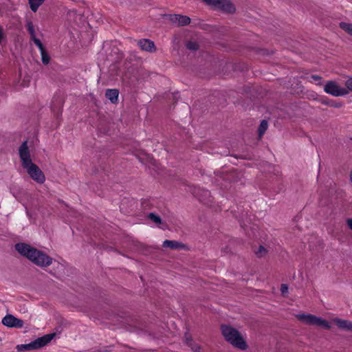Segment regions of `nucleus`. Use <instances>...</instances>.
<instances>
[{"instance_id":"nucleus-1","label":"nucleus","mask_w":352,"mask_h":352,"mask_svg":"<svg viewBox=\"0 0 352 352\" xmlns=\"http://www.w3.org/2000/svg\"><path fill=\"white\" fill-rule=\"evenodd\" d=\"M120 43L117 41H106L103 43L102 50L98 54V65L115 66L122 60L124 54Z\"/></svg>"},{"instance_id":"nucleus-2","label":"nucleus","mask_w":352,"mask_h":352,"mask_svg":"<svg viewBox=\"0 0 352 352\" xmlns=\"http://www.w3.org/2000/svg\"><path fill=\"white\" fill-rule=\"evenodd\" d=\"M19 154L22 166L26 169L29 176L38 184L45 182V176L40 168L32 161L28 142H23L19 147Z\"/></svg>"},{"instance_id":"nucleus-3","label":"nucleus","mask_w":352,"mask_h":352,"mask_svg":"<svg viewBox=\"0 0 352 352\" xmlns=\"http://www.w3.org/2000/svg\"><path fill=\"white\" fill-rule=\"evenodd\" d=\"M15 248L19 254L41 267H48L52 263V257L30 245L23 243H17Z\"/></svg>"},{"instance_id":"nucleus-4","label":"nucleus","mask_w":352,"mask_h":352,"mask_svg":"<svg viewBox=\"0 0 352 352\" xmlns=\"http://www.w3.org/2000/svg\"><path fill=\"white\" fill-rule=\"evenodd\" d=\"M221 330L225 340L234 347L241 350L248 348L245 338L238 330L226 324L221 325Z\"/></svg>"},{"instance_id":"nucleus-5","label":"nucleus","mask_w":352,"mask_h":352,"mask_svg":"<svg viewBox=\"0 0 352 352\" xmlns=\"http://www.w3.org/2000/svg\"><path fill=\"white\" fill-rule=\"evenodd\" d=\"M296 317L300 322L307 325L320 327L326 329H329L331 327L329 321L311 314H299Z\"/></svg>"},{"instance_id":"nucleus-6","label":"nucleus","mask_w":352,"mask_h":352,"mask_svg":"<svg viewBox=\"0 0 352 352\" xmlns=\"http://www.w3.org/2000/svg\"><path fill=\"white\" fill-rule=\"evenodd\" d=\"M55 336V333H50L45 335L42 337L38 338L35 340L23 344H19L16 346V349L19 351H31L41 349L47 345Z\"/></svg>"},{"instance_id":"nucleus-7","label":"nucleus","mask_w":352,"mask_h":352,"mask_svg":"<svg viewBox=\"0 0 352 352\" xmlns=\"http://www.w3.org/2000/svg\"><path fill=\"white\" fill-rule=\"evenodd\" d=\"M324 91L335 97L344 96L348 94V89L340 86L337 82L333 80H329L326 82Z\"/></svg>"},{"instance_id":"nucleus-8","label":"nucleus","mask_w":352,"mask_h":352,"mask_svg":"<svg viewBox=\"0 0 352 352\" xmlns=\"http://www.w3.org/2000/svg\"><path fill=\"white\" fill-rule=\"evenodd\" d=\"M209 5L214 6L216 8L222 10L228 13H232L235 11L234 5L229 0H203Z\"/></svg>"},{"instance_id":"nucleus-9","label":"nucleus","mask_w":352,"mask_h":352,"mask_svg":"<svg viewBox=\"0 0 352 352\" xmlns=\"http://www.w3.org/2000/svg\"><path fill=\"white\" fill-rule=\"evenodd\" d=\"M2 324L9 328H22L24 325L23 320L19 319L12 314L6 315L1 320Z\"/></svg>"},{"instance_id":"nucleus-10","label":"nucleus","mask_w":352,"mask_h":352,"mask_svg":"<svg viewBox=\"0 0 352 352\" xmlns=\"http://www.w3.org/2000/svg\"><path fill=\"white\" fill-rule=\"evenodd\" d=\"M138 46L142 51L153 52L156 47L153 41L148 38H142L136 41Z\"/></svg>"},{"instance_id":"nucleus-11","label":"nucleus","mask_w":352,"mask_h":352,"mask_svg":"<svg viewBox=\"0 0 352 352\" xmlns=\"http://www.w3.org/2000/svg\"><path fill=\"white\" fill-rule=\"evenodd\" d=\"M168 19L175 24H177L179 26L187 25L190 23V17L181 14H169Z\"/></svg>"},{"instance_id":"nucleus-12","label":"nucleus","mask_w":352,"mask_h":352,"mask_svg":"<svg viewBox=\"0 0 352 352\" xmlns=\"http://www.w3.org/2000/svg\"><path fill=\"white\" fill-rule=\"evenodd\" d=\"M26 30L30 35L31 40L34 44L38 47H42V42L40 39L36 37V32L33 23L31 21H28L26 24Z\"/></svg>"},{"instance_id":"nucleus-13","label":"nucleus","mask_w":352,"mask_h":352,"mask_svg":"<svg viewBox=\"0 0 352 352\" xmlns=\"http://www.w3.org/2000/svg\"><path fill=\"white\" fill-rule=\"evenodd\" d=\"M332 321L341 329L352 331V322L347 320H342L335 318Z\"/></svg>"},{"instance_id":"nucleus-14","label":"nucleus","mask_w":352,"mask_h":352,"mask_svg":"<svg viewBox=\"0 0 352 352\" xmlns=\"http://www.w3.org/2000/svg\"><path fill=\"white\" fill-rule=\"evenodd\" d=\"M119 91L117 89H108L106 90L105 96L112 103L116 104L118 100Z\"/></svg>"},{"instance_id":"nucleus-15","label":"nucleus","mask_w":352,"mask_h":352,"mask_svg":"<svg viewBox=\"0 0 352 352\" xmlns=\"http://www.w3.org/2000/svg\"><path fill=\"white\" fill-rule=\"evenodd\" d=\"M164 248H168L172 250H179L184 248L185 245L177 241L165 240L163 242Z\"/></svg>"},{"instance_id":"nucleus-16","label":"nucleus","mask_w":352,"mask_h":352,"mask_svg":"<svg viewBox=\"0 0 352 352\" xmlns=\"http://www.w3.org/2000/svg\"><path fill=\"white\" fill-rule=\"evenodd\" d=\"M185 342L191 348L192 351L194 352L200 351V346L197 344L195 343L190 336H186Z\"/></svg>"},{"instance_id":"nucleus-17","label":"nucleus","mask_w":352,"mask_h":352,"mask_svg":"<svg viewBox=\"0 0 352 352\" xmlns=\"http://www.w3.org/2000/svg\"><path fill=\"white\" fill-rule=\"evenodd\" d=\"M28 1L31 10L34 12H36L38 10L39 6L44 3L45 0H28Z\"/></svg>"},{"instance_id":"nucleus-18","label":"nucleus","mask_w":352,"mask_h":352,"mask_svg":"<svg viewBox=\"0 0 352 352\" xmlns=\"http://www.w3.org/2000/svg\"><path fill=\"white\" fill-rule=\"evenodd\" d=\"M106 69H108V72H110L111 73V76H109V77H106V72H104V71H102L101 72V74H100V78H104V79H107V80H116V77L113 75L114 73H116L117 72V70L116 69V67H111V69L109 67H105Z\"/></svg>"},{"instance_id":"nucleus-19","label":"nucleus","mask_w":352,"mask_h":352,"mask_svg":"<svg viewBox=\"0 0 352 352\" xmlns=\"http://www.w3.org/2000/svg\"><path fill=\"white\" fill-rule=\"evenodd\" d=\"M38 49H39L41 54V58H42L43 63L45 65H47L49 63L50 59L48 53L46 52L43 44H42V47L38 48Z\"/></svg>"},{"instance_id":"nucleus-20","label":"nucleus","mask_w":352,"mask_h":352,"mask_svg":"<svg viewBox=\"0 0 352 352\" xmlns=\"http://www.w3.org/2000/svg\"><path fill=\"white\" fill-rule=\"evenodd\" d=\"M340 28L352 36V23L341 22Z\"/></svg>"},{"instance_id":"nucleus-21","label":"nucleus","mask_w":352,"mask_h":352,"mask_svg":"<svg viewBox=\"0 0 352 352\" xmlns=\"http://www.w3.org/2000/svg\"><path fill=\"white\" fill-rule=\"evenodd\" d=\"M267 122L266 120H262L258 130L259 138H261L263 135V134L267 129Z\"/></svg>"},{"instance_id":"nucleus-22","label":"nucleus","mask_w":352,"mask_h":352,"mask_svg":"<svg viewBox=\"0 0 352 352\" xmlns=\"http://www.w3.org/2000/svg\"><path fill=\"white\" fill-rule=\"evenodd\" d=\"M6 43H7L6 35L4 33L2 26L0 25V46H1V47L5 46Z\"/></svg>"},{"instance_id":"nucleus-23","label":"nucleus","mask_w":352,"mask_h":352,"mask_svg":"<svg viewBox=\"0 0 352 352\" xmlns=\"http://www.w3.org/2000/svg\"><path fill=\"white\" fill-rule=\"evenodd\" d=\"M186 47L192 51H196L199 49V44L196 41H190L186 43Z\"/></svg>"},{"instance_id":"nucleus-24","label":"nucleus","mask_w":352,"mask_h":352,"mask_svg":"<svg viewBox=\"0 0 352 352\" xmlns=\"http://www.w3.org/2000/svg\"><path fill=\"white\" fill-rule=\"evenodd\" d=\"M148 217L149 218V219H151L153 222H154L156 224H160L162 222L161 218L160 217V216H158L153 212L149 213L148 215Z\"/></svg>"},{"instance_id":"nucleus-25","label":"nucleus","mask_w":352,"mask_h":352,"mask_svg":"<svg viewBox=\"0 0 352 352\" xmlns=\"http://www.w3.org/2000/svg\"><path fill=\"white\" fill-rule=\"evenodd\" d=\"M255 254L258 257H263L267 254V250L262 245L259 246L258 249L255 252Z\"/></svg>"},{"instance_id":"nucleus-26","label":"nucleus","mask_w":352,"mask_h":352,"mask_svg":"<svg viewBox=\"0 0 352 352\" xmlns=\"http://www.w3.org/2000/svg\"><path fill=\"white\" fill-rule=\"evenodd\" d=\"M346 89H348V94L349 91L352 92V77L348 78L345 82Z\"/></svg>"},{"instance_id":"nucleus-27","label":"nucleus","mask_w":352,"mask_h":352,"mask_svg":"<svg viewBox=\"0 0 352 352\" xmlns=\"http://www.w3.org/2000/svg\"><path fill=\"white\" fill-rule=\"evenodd\" d=\"M30 81V76H28L27 77H24L22 79L21 85L23 87H28L29 85Z\"/></svg>"},{"instance_id":"nucleus-28","label":"nucleus","mask_w":352,"mask_h":352,"mask_svg":"<svg viewBox=\"0 0 352 352\" xmlns=\"http://www.w3.org/2000/svg\"><path fill=\"white\" fill-rule=\"evenodd\" d=\"M327 104H328L329 106L335 107V108H340L342 106V104L341 102H336L333 101L327 102Z\"/></svg>"},{"instance_id":"nucleus-29","label":"nucleus","mask_w":352,"mask_h":352,"mask_svg":"<svg viewBox=\"0 0 352 352\" xmlns=\"http://www.w3.org/2000/svg\"><path fill=\"white\" fill-rule=\"evenodd\" d=\"M138 59H139V58L136 56V54H130V56L127 57L126 60L129 63H131L133 60H136Z\"/></svg>"},{"instance_id":"nucleus-30","label":"nucleus","mask_w":352,"mask_h":352,"mask_svg":"<svg viewBox=\"0 0 352 352\" xmlns=\"http://www.w3.org/2000/svg\"><path fill=\"white\" fill-rule=\"evenodd\" d=\"M288 291V287L285 284H282L280 286V292L283 294L287 293Z\"/></svg>"},{"instance_id":"nucleus-31","label":"nucleus","mask_w":352,"mask_h":352,"mask_svg":"<svg viewBox=\"0 0 352 352\" xmlns=\"http://www.w3.org/2000/svg\"><path fill=\"white\" fill-rule=\"evenodd\" d=\"M311 78L315 81H318L321 80V77L317 75L311 76Z\"/></svg>"},{"instance_id":"nucleus-32","label":"nucleus","mask_w":352,"mask_h":352,"mask_svg":"<svg viewBox=\"0 0 352 352\" xmlns=\"http://www.w3.org/2000/svg\"><path fill=\"white\" fill-rule=\"evenodd\" d=\"M19 73H20L21 78H22L23 73L26 74V72L23 71L22 69H20Z\"/></svg>"},{"instance_id":"nucleus-33","label":"nucleus","mask_w":352,"mask_h":352,"mask_svg":"<svg viewBox=\"0 0 352 352\" xmlns=\"http://www.w3.org/2000/svg\"><path fill=\"white\" fill-rule=\"evenodd\" d=\"M350 180H351V182L352 183V170L350 173Z\"/></svg>"},{"instance_id":"nucleus-34","label":"nucleus","mask_w":352,"mask_h":352,"mask_svg":"<svg viewBox=\"0 0 352 352\" xmlns=\"http://www.w3.org/2000/svg\"><path fill=\"white\" fill-rule=\"evenodd\" d=\"M351 140H352V138H351Z\"/></svg>"}]
</instances>
